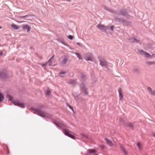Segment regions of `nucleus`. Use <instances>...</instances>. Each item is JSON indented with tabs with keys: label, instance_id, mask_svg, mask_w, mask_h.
<instances>
[{
	"label": "nucleus",
	"instance_id": "3",
	"mask_svg": "<svg viewBox=\"0 0 155 155\" xmlns=\"http://www.w3.org/2000/svg\"><path fill=\"white\" fill-rule=\"evenodd\" d=\"M118 91L119 102H122L124 99V91L122 88H118Z\"/></svg>",
	"mask_w": 155,
	"mask_h": 155
},
{
	"label": "nucleus",
	"instance_id": "27",
	"mask_svg": "<svg viewBox=\"0 0 155 155\" xmlns=\"http://www.w3.org/2000/svg\"><path fill=\"white\" fill-rule=\"evenodd\" d=\"M75 54L76 55L79 59L81 60L82 59L81 55L79 53H75Z\"/></svg>",
	"mask_w": 155,
	"mask_h": 155
},
{
	"label": "nucleus",
	"instance_id": "19",
	"mask_svg": "<svg viewBox=\"0 0 155 155\" xmlns=\"http://www.w3.org/2000/svg\"><path fill=\"white\" fill-rule=\"evenodd\" d=\"M54 123L57 126L60 127H62L63 125L62 124L59 122L54 121Z\"/></svg>",
	"mask_w": 155,
	"mask_h": 155
},
{
	"label": "nucleus",
	"instance_id": "18",
	"mask_svg": "<svg viewBox=\"0 0 155 155\" xmlns=\"http://www.w3.org/2000/svg\"><path fill=\"white\" fill-rule=\"evenodd\" d=\"M23 28L24 30H26L28 32L30 30V27L28 25H23Z\"/></svg>",
	"mask_w": 155,
	"mask_h": 155
},
{
	"label": "nucleus",
	"instance_id": "39",
	"mask_svg": "<svg viewBox=\"0 0 155 155\" xmlns=\"http://www.w3.org/2000/svg\"><path fill=\"white\" fill-rule=\"evenodd\" d=\"M3 55H4V53L2 51H0V56H2Z\"/></svg>",
	"mask_w": 155,
	"mask_h": 155
},
{
	"label": "nucleus",
	"instance_id": "37",
	"mask_svg": "<svg viewBox=\"0 0 155 155\" xmlns=\"http://www.w3.org/2000/svg\"><path fill=\"white\" fill-rule=\"evenodd\" d=\"M68 38L71 40H72L73 38V37L71 35H69L67 37Z\"/></svg>",
	"mask_w": 155,
	"mask_h": 155
},
{
	"label": "nucleus",
	"instance_id": "36",
	"mask_svg": "<svg viewBox=\"0 0 155 155\" xmlns=\"http://www.w3.org/2000/svg\"><path fill=\"white\" fill-rule=\"evenodd\" d=\"M62 44L65 45V43L61 39L58 40Z\"/></svg>",
	"mask_w": 155,
	"mask_h": 155
},
{
	"label": "nucleus",
	"instance_id": "14",
	"mask_svg": "<svg viewBox=\"0 0 155 155\" xmlns=\"http://www.w3.org/2000/svg\"><path fill=\"white\" fill-rule=\"evenodd\" d=\"M120 148L123 152L124 155H127L128 152L124 146L120 145Z\"/></svg>",
	"mask_w": 155,
	"mask_h": 155
},
{
	"label": "nucleus",
	"instance_id": "25",
	"mask_svg": "<svg viewBox=\"0 0 155 155\" xmlns=\"http://www.w3.org/2000/svg\"><path fill=\"white\" fill-rule=\"evenodd\" d=\"M4 98L3 93L0 92V102H2Z\"/></svg>",
	"mask_w": 155,
	"mask_h": 155
},
{
	"label": "nucleus",
	"instance_id": "10",
	"mask_svg": "<svg viewBox=\"0 0 155 155\" xmlns=\"http://www.w3.org/2000/svg\"><path fill=\"white\" fill-rule=\"evenodd\" d=\"M147 90L148 92L152 95L155 96V91L153 90L151 87H148Z\"/></svg>",
	"mask_w": 155,
	"mask_h": 155
},
{
	"label": "nucleus",
	"instance_id": "24",
	"mask_svg": "<svg viewBox=\"0 0 155 155\" xmlns=\"http://www.w3.org/2000/svg\"><path fill=\"white\" fill-rule=\"evenodd\" d=\"M106 142L107 144L110 146H112L113 144V143L112 142L109 140L108 139H106Z\"/></svg>",
	"mask_w": 155,
	"mask_h": 155
},
{
	"label": "nucleus",
	"instance_id": "43",
	"mask_svg": "<svg viewBox=\"0 0 155 155\" xmlns=\"http://www.w3.org/2000/svg\"><path fill=\"white\" fill-rule=\"evenodd\" d=\"M69 2L70 0H67Z\"/></svg>",
	"mask_w": 155,
	"mask_h": 155
},
{
	"label": "nucleus",
	"instance_id": "13",
	"mask_svg": "<svg viewBox=\"0 0 155 155\" xmlns=\"http://www.w3.org/2000/svg\"><path fill=\"white\" fill-rule=\"evenodd\" d=\"M67 82L72 85H74L76 84V80L75 79L69 80L67 81Z\"/></svg>",
	"mask_w": 155,
	"mask_h": 155
},
{
	"label": "nucleus",
	"instance_id": "44",
	"mask_svg": "<svg viewBox=\"0 0 155 155\" xmlns=\"http://www.w3.org/2000/svg\"><path fill=\"white\" fill-rule=\"evenodd\" d=\"M154 54H153V55H152V56H153Z\"/></svg>",
	"mask_w": 155,
	"mask_h": 155
},
{
	"label": "nucleus",
	"instance_id": "22",
	"mask_svg": "<svg viewBox=\"0 0 155 155\" xmlns=\"http://www.w3.org/2000/svg\"><path fill=\"white\" fill-rule=\"evenodd\" d=\"M11 27L15 30H17L19 28V27L14 24H13L11 25Z\"/></svg>",
	"mask_w": 155,
	"mask_h": 155
},
{
	"label": "nucleus",
	"instance_id": "40",
	"mask_svg": "<svg viewBox=\"0 0 155 155\" xmlns=\"http://www.w3.org/2000/svg\"><path fill=\"white\" fill-rule=\"evenodd\" d=\"M152 135L153 136L155 137V133H152Z\"/></svg>",
	"mask_w": 155,
	"mask_h": 155
},
{
	"label": "nucleus",
	"instance_id": "8",
	"mask_svg": "<svg viewBox=\"0 0 155 155\" xmlns=\"http://www.w3.org/2000/svg\"><path fill=\"white\" fill-rule=\"evenodd\" d=\"M81 91L83 92L86 95L88 94L87 91V88L86 85L83 83L81 84Z\"/></svg>",
	"mask_w": 155,
	"mask_h": 155
},
{
	"label": "nucleus",
	"instance_id": "20",
	"mask_svg": "<svg viewBox=\"0 0 155 155\" xmlns=\"http://www.w3.org/2000/svg\"><path fill=\"white\" fill-rule=\"evenodd\" d=\"M137 148L139 150H140L142 149V143L141 142H138L137 143Z\"/></svg>",
	"mask_w": 155,
	"mask_h": 155
},
{
	"label": "nucleus",
	"instance_id": "29",
	"mask_svg": "<svg viewBox=\"0 0 155 155\" xmlns=\"http://www.w3.org/2000/svg\"><path fill=\"white\" fill-rule=\"evenodd\" d=\"M133 71L134 72L137 73L139 72V69L137 67H134L133 69Z\"/></svg>",
	"mask_w": 155,
	"mask_h": 155
},
{
	"label": "nucleus",
	"instance_id": "41",
	"mask_svg": "<svg viewBox=\"0 0 155 155\" xmlns=\"http://www.w3.org/2000/svg\"><path fill=\"white\" fill-rule=\"evenodd\" d=\"M26 17H27V16H23L21 17V18H25Z\"/></svg>",
	"mask_w": 155,
	"mask_h": 155
},
{
	"label": "nucleus",
	"instance_id": "42",
	"mask_svg": "<svg viewBox=\"0 0 155 155\" xmlns=\"http://www.w3.org/2000/svg\"><path fill=\"white\" fill-rule=\"evenodd\" d=\"M101 147L102 148L104 149V146H102Z\"/></svg>",
	"mask_w": 155,
	"mask_h": 155
},
{
	"label": "nucleus",
	"instance_id": "7",
	"mask_svg": "<svg viewBox=\"0 0 155 155\" xmlns=\"http://www.w3.org/2000/svg\"><path fill=\"white\" fill-rule=\"evenodd\" d=\"M99 60L100 62V64L101 66L102 67H104V68H107V64L106 61L104 59L101 58H100Z\"/></svg>",
	"mask_w": 155,
	"mask_h": 155
},
{
	"label": "nucleus",
	"instance_id": "32",
	"mask_svg": "<svg viewBox=\"0 0 155 155\" xmlns=\"http://www.w3.org/2000/svg\"><path fill=\"white\" fill-rule=\"evenodd\" d=\"M65 73V72L64 71H61V72L60 73V76L61 77H63V74H64Z\"/></svg>",
	"mask_w": 155,
	"mask_h": 155
},
{
	"label": "nucleus",
	"instance_id": "1",
	"mask_svg": "<svg viewBox=\"0 0 155 155\" xmlns=\"http://www.w3.org/2000/svg\"><path fill=\"white\" fill-rule=\"evenodd\" d=\"M7 98L9 101H11L14 105L19 106L21 108L25 107V104L18 100L14 98L10 95H7Z\"/></svg>",
	"mask_w": 155,
	"mask_h": 155
},
{
	"label": "nucleus",
	"instance_id": "31",
	"mask_svg": "<svg viewBox=\"0 0 155 155\" xmlns=\"http://www.w3.org/2000/svg\"><path fill=\"white\" fill-rule=\"evenodd\" d=\"M117 22H119L122 23H125L126 22V21L124 20H120L119 18H117Z\"/></svg>",
	"mask_w": 155,
	"mask_h": 155
},
{
	"label": "nucleus",
	"instance_id": "16",
	"mask_svg": "<svg viewBox=\"0 0 155 155\" xmlns=\"http://www.w3.org/2000/svg\"><path fill=\"white\" fill-rule=\"evenodd\" d=\"M68 60V58L66 57H64L62 59V61L61 62V64L62 65H65Z\"/></svg>",
	"mask_w": 155,
	"mask_h": 155
},
{
	"label": "nucleus",
	"instance_id": "28",
	"mask_svg": "<svg viewBox=\"0 0 155 155\" xmlns=\"http://www.w3.org/2000/svg\"><path fill=\"white\" fill-rule=\"evenodd\" d=\"M103 8L104 9H105L106 10L110 12H112V10L110 8H108V7H107L106 6H103Z\"/></svg>",
	"mask_w": 155,
	"mask_h": 155
},
{
	"label": "nucleus",
	"instance_id": "35",
	"mask_svg": "<svg viewBox=\"0 0 155 155\" xmlns=\"http://www.w3.org/2000/svg\"><path fill=\"white\" fill-rule=\"evenodd\" d=\"M81 135V136L83 137H84V138H87V136L86 135L84 134H82Z\"/></svg>",
	"mask_w": 155,
	"mask_h": 155
},
{
	"label": "nucleus",
	"instance_id": "6",
	"mask_svg": "<svg viewBox=\"0 0 155 155\" xmlns=\"http://www.w3.org/2000/svg\"><path fill=\"white\" fill-rule=\"evenodd\" d=\"M84 59L87 61H92L93 57L92 54L90 53H87L84 55Z\"/></svg>",
	"mask_w": 155,
	"mask_h": 155
},
{
	"label": "nucleus",
	"instance_id": "34",
	"mask_svg": "<svg viewBox=\"0 0 155 155\" xmlns=\"http://www.w3.org/2000/svg\"><path fill=\"white\" fill-rule=\"evenodd\" d=\"M76 44L80 47H82L83 46V45L81 43L78 42H76Z\"/></svg>",
	"mask_w": 155,
	"mask_h": 155
},
{
	"label": "nucleus",
	"instance_id": "4",
	"mask_svg": "<svg viewBox=\"0 0 155 155\" xmlns=\"http://www.w3.org/2000/svg\"><path fill=\"white\" fill-rule=\"evenodd\" d=\"M98 28L101 30L103 32H106L109 30V26H104L101 24L97 25Z\"/></svg>",
	"mask_w": 155,
	"mask_h": 155
},
{
	"label": "nucleus",
	"instance_id": "11",
	"mask_svg": "<svg viewBox=\"0 0 155 155\" xmlns=\"http://www.w3.org/2000/svg\"><path fill=\"white\" fill-rule=\"evenodd\" d=\"M120 15L126 17H130V16L127 14L126 10H122L120 12Z\"/></svg>",
	"mask_w": 155,
	"mask_h": 155
},
{
	"label": "nucleus",
	"instance_id": "21",
	"mask_svg": "<svg viewBox=\"0 0 155 155\" xmlns=\"http://www.w3.org/2000/svg\"><path fill=\"white\" fill-rule=\"evenodd\" d=\"M95 150H89L87 151V153L85 155H90V154L94 153Z\"/></svg>",
	"mask_w": 155,
	"mask_h": 155
},
{
	"label": "nucleus",
	"instance_id": "33",
	"mask_svg": "<svg viewBox=\"0 0 155 155\" xmlns=\"http://www.w3.org/2000/svg\"><path fill=\"white\" fill-rule=\"evenodd\" d=\"M85 77V75L83 73H81V77L83 79H84Z\"/></svg>",
	"mask_w": 155,
	"mask_h": 155
},
{
	"label": "nucleus",
	"instance_id": "5",
	"mask_svg": "<svg viewBox=\"0 0 155 155\" xmlns=\"http://www.w3.org/2000/svg\"><path fill=\"white\" fill-rule=\"evenodd\" d=\"M54 56L52 57L49 59L48 62L45 64H41L42 67L44 68H45V67L48 65L51 66L52 65V61L53 59Z\"/></svg>",
	"mask_w": 155,
	"mask_h": 155
},
{
	"label": "nucleus",
	"instance_id": "15",
	"mask_svg": "<svg viewBox=\"0 0 155 155\" xmlns=\"http://www.w3.org/2000/svg\"><path fill=\"white\" fill-rule=\"evenodd\" d=\"M64 134L70 137H71L72 138H74V136L70 134V131H69L67 130H64Z\"/></svg>",
	"mask_w": 155,
	"mask_h": 155
},
{
	"label": "nucleus",
	"instance_id": "23",
	"mask_svg": "<svg viewBox=\"0 0 155 155\" xmlns=\"http://www.w3.org/2000/svg\"><path fill=\"white\" fill-rule=\"evenodd\" d=\"M128 40H131V41L133 42H135L137 43H138L139 42L138 40L134 37H133L131 39H129Z\"/></svg>",
	"mask_w": 155,
	"mask_h": 155
},
{
	"label": "nucleus",
	"instance_id": "2",
	"mask_svg": "<svg viewBox=\"0 0 155 155\" xmlns=\"http://www.w3.org/2000/svg\"><path fill=\"white\" fill-rule=\"evenodd\" d=\"M31 110L32 112L37 114L39 115L42 117H49L50 115L46 113L41 111L40 110L35 108H32Z\"/></svg>",
	"mask_w": 155,
	"mask_h": 155
},
{
	"label": "nucleus",
	"instance_id": "38",
	"mask_svg": "<svg viewBox=\"0 0 155 155\" xmlns=\"http://www.w3.org/2000/svg\"><path fill=\"white\" fill-rule=\"evenodd\" d=\"M109 26V29H110L111 31H113V29L114 28L113 26Z\"/></svg>",
	"mask_w": 155,
	"mask_h": 155
},
{
	"label": "nucleus",
	"instance_id": "9",
	"mask_svg": "<svg viewBox=\"0 0 155 155\" xmlns=\"http://www.w3.org/2000/svg\"><path fill=\"white\" fill-rule=\"evenodd\" d=\"M139 52L142 56H143L145 57L148 58L151 57L150 55L149 54L143 51L142 50H139Z\"/></svg>",
	"mask_w": 155,
	"mask_h": 155
},
{
	"label": "nucleus",
	"instance_id": "26",
	"mask_svg": "<svg viewBox=\"0 0 155 155\" xmlns=\"http://www.w3.org/2000/svg\"><path fill=\"white\" fill-rule=\"evenodd\" d=\"M45 93L46 96H49L51 94V92L49 90H48L45 91Z\"/></svg>",
	"mask_w": 155,
	"mask_h": 155
},
{
	"label": "nucleus",
	"instance_id": "30",
	"mask_svg": "<svg viewBox=\"0 0 155 155\" xmlns=\"http://www.w3.org/2000/svg\"><path fill=\"white\" fill-rule=\"evenodd\" d=\"M147 64L148 65H150L153 64H155V62L153 61H152V62L148 61V62H147Z\"/></svg>",
	"mask_w": 155,
	"mask_h": 155
},
{
	"label": "nucleus",
	"instance_id": "12",
	"mask_svg": "<svg viewBox=\"0 0 155 155\" xmlns=\"http://www.w3.org/2000/svg\"><path fill=\"white\" fill-rule=\"evenodd\" d=\"M73 95L76 101H77L78 102H80V99L81 97V96L80 95H78L76 93H74L73 94Z\"/></svg>",
	"mask_w": 155,
	"mask_h": 155
},
{
	"label": "nucleus",
	"instance_id": "17",
	"mask_svg": "<svg viewBox=\"0 0 155 155\" xmlns=\"http://www.w3.org/2000/svg\"><path fill=\"white\" fill-rule=\"evenodd\" d=\"M124 127H128L132 129L134 126V125L132 123H128L124 125Z\"/></svg>",
	"mask_w": 155,
	"mask_h": 155
},
{
	"label": "nucleus",
	"instance_id": "45",
	"mask_svg": "<svg viewBox=\"0 0 155 155\" xmlns=\"http://www.w3.org/2000/svg\"><path fill=\"white\" fill-rule=\"evenodd\" d=\"M1 28V27H0V29Z\"/></svg>",
	"mask_w": 155,
	"mask_h": 155
}]
</instances>
